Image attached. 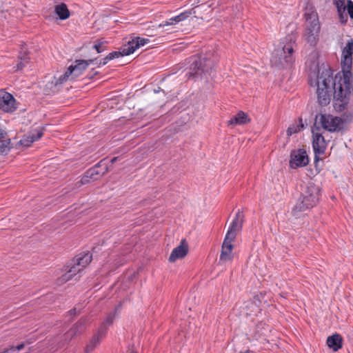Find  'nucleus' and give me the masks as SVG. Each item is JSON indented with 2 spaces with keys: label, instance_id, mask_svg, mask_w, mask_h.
Instances as JSON below:
<instances>
[{
  "label": "nucleus",
  "instance_id": "obj_39",
  "mask_svg": "<svg viewBox=\"0 0 353 353\" xmlns=\"http://www.w3.org/2000/svg\"><path fill=\"white\" fill-rule=\"evenodd\" d=\"M12 347L15 349V350L20 352V351L24 348L25 344L21 343L17 346H12Z\"/></svg>",
  "mask_w": 353,
  "mask_h": 353
},
{
  "label": "nucleus",
  "instance_id": "obj_25",
  "mask_svg": "<svg viewBox=\"0 0 353 353\" xmlns=\"http://www.w3.org/2000/svg\"><path fill=\"white\" fill-rule=\"evenodd\" d=\"M54 12L61 20L67 19L70 17V11L65 3L57 5L54 8Z\"/></svg>",
  "mask_w": 353,
  "mask_h": 353
},
{
  "label": "nucleus",
  "instance_id": "obj_3",
  "mask_svg": "<svg viewBox=\"0 0 353 353\" xmlns=\"http://www.w3.org/2000/svg\"><path fill=\"white\" fill-rule=\"evenodd\" d=\"M338 83L333 79L330 70H323L321 74H318L316 79L317 101L320 105L326 106L331 101L332 90L335 92L334 84ZM334 98V92H333Z\"/></svg>",
  "mask_w": 353,
  "mask_h": 353
},
{
  "label": "nucleus",
  "instance_id": "obj_34",
  "mask_svg": "<svg viewBox=\"0 0 353 353\" xmlns=\"http://www.w3.org/2000/svg\"><path fill=\"white\" fill-rule=\"evenodd\" d=\"M347 10L350 18L353 19V2L351 0L347 1Z\"/></svg>",
  "mask_w": 353,
  "mask_h": 353
},
{
  "label": "nucleus",
  "instance_id": "obj_32",
  "mask_svg": "<svg viewBox=\"0 0 353 353\" xmlns=\"http://www.w3.org/2000/svg\"><path fill=\"white\" fill-rule=\"evenodd\" d=\"M114 319V314L112 313L109 314L101 326H104L107 330L108 326L110 325L112 323Z\"/></svg>",
  "mask_w": 353,
  "mask_h": 353
},
{
  "label": "nucleus",
  "instance_id": "obj_13",
  "mask_svg": "<svg viewBox=\"0 0 353 353\" xmlns=\"http://www.w3.org/2000/svg\"><path fill=\"white\" fill-rule=\"evenodd\" d=\"M244 221V214L240 210L236 212L234 219L229 227V229L226 233V236L236 239L237 232L241 231L243 227Z\"/></svg>",
  "mask_w": 353,
  "mask_h": 353
},
{
  "label": "nucleus",
  "instance_id": "obj_18",
  "mask_svg": "<svg viewBox=\"0 0 353 353\" xmlns=\"http://www.w3.org/2000/svg\"><path fill=\"white\" fill-rule=\"evenodd\" d=\"M188 252V245L185 239L181 241L179 245L175 248L169 256V261L173 263L179 259L185 257Z\"/></svg>",
  "mask_w": 353,
  "mask_h": 353
},
{
  "label": "nucleus",
  "instance_id": "obj_28",
  "mask_svg": "<svg viewBox=\"0 0 353 353\" xmlns=\"http://www.w3.org/2000/svg\"><path fill=\"white\" fill-rule=\"evenodd\" d=\"M301 121H302V120L300 119V122H301L300 125L293 124L288 128L287 135L288 137L292 135L293 134L297 133L298 132H299L301 130V129L303 128V124L301 123Z\"/></svg>",
  "mask_w": 353,
  "mask_h": 353
},
{
  "label": "nucleus",
  "instance_id": "obj_40",
  "mask_svg": "<svg viewBox=\"0 0 353 353\" xmlns=\"http://www.w3.org/2000/svg\"><path fill=\"white\" fill-rule=\"evenodd\" d=\"M8 353H20V352L15 350V349L12 346L8 349Z\"/></svg>",
  "mask_w": 353,
  "mask_h": 353
},
{
  "label": "nucleus",
  "instance_id": "obj_21",
  "mask_svg": "<svg viewBox=\"0 0 353 353\" xmlns=\"http://www.w3.org/2000/svg\"><path fill=\"white\" fill-rule=\"evenodd\" d=\"M250 121L251 119L247 113L239 111L235 116L228 121V125H244L250 123Z\"/></svg>",
  "mask_w": 353,
  "mask_h": 353
},
{
  "label": "nucleus",
  "instance_id": "obj_41",
  "mask_svg": "<svg viewBox=\"0 0 353 353\" xmlns=\"http://www.w3.org/2000/svg\"><path fill=\"white\" fill-rule=\"evenodd\" d=\"M69 314H70V315H75V314H77V310H76V308H73V309L70 310L69 311Z\"/></svg>",
  "mask_w": 353,
  "mask_h": 353
},
{
  "label": "nucleus",
  "instance_id": "obj_6",
  "mask_svg": "<svg viewBox=\"0 0 353 353\" xmlns=\"http://www.w3.org/2000/svg\"><path fill=\"white\" fill-rule=\"evenodd\" d=\"M189 72L186 74L188 79H197L203 74H210L212 72V61L206 57L194 56L190 59Z\"/></svg>",
  "mask_w": 353,
  "mask_h": 353
},
{
  "label": "nucleus",
  "instance_id": "obj_11",
  "mask_svg": "<svg viewBox=\"0 0 353 353\" xmlns=\"http://www.w3.org/2000/svg\"><path fill=\"white\" fill-rule=\"evenodd\" d=\"M88 325V319L87 318H81L72 327L64 334V343L61 345L68 343L75 336L81 334L85 330Z\"/></svg>",
  "mask_w": 353,
  "mask_h": 353
},
{
  "label": "nucleus",
  "instance_id": "obj_26",
  "mask_svg": "<svg viewBox=\"0 0 353 353\" xmlns=\"http://www.w3.org/2000/svg\"><path fill=\"white\" fill-rule=\"evenodd\" d=\"M25 46L26 43H23L21 45V50L19 54V59H20V62L17 65V70L23 69L26 64L28 63L30 59V58L28 57V52Z\"/></svg>",
  "mask_w": 353,
  "mask_h": 353
},
{
  "label": "nucleus",
  "instance_id": "obj_12",
  "mask_svg": "<svg viewBox=\"0 0 353 353\" xmlns=\"http://www.w3.org/2000/svg\"><path fill=\"white\" fill-rule=\"evenodd\" d=\"M320 128L316 125L312 128V146L314 154L316 155L322 154L325 152L326 149L327 143L325 142L324 137L322 133L320 132Z\"/></svg>",
  "mask_w": 353,
  "mask_h": 353
},
{
  "label": "nucleus",
  "instance_id": "obj_29",
  "mask_svg": "<svg viewBox=\"0 0 353 353\" xmlns=\"http://www.w3.org/2000/svg\"><path fill=\"white\" fill-rule=\"evenodd\" d=\"M264 324L260 323L256 325V332L251 336L252 340H258L259 338L263 334L262 330L263 329Z\"/></svg>",
  "mask_w": 353,
  "mask_h": 353
},
{
  "label": "nucleus",
  "instance_id": "obj_4",
  "mask_svg": "<svg viewBox=\"0 0 353 353\" xmlns=\"http://www.w3.org/2000/svg\"><path fill=\"white\" fill-rule=\"evenodd\" d=\"M319 199V189L314 183H308L303 187L296 205L292 210V214L296 218L300 213L314 207Z\"/></svg>",
  "mask_w": 353,
  "mask_h": 353
},
{
  "label": "nucleus",
  "instance_id": "obj_43",
  "mask_svg": "<svg viewBox=\"0 0 353 353\" xmlns=\"http://www.w3.org/2000/svg\"><path fill=\"white\" fill-rule=\"evenodd\" d=\"M121 303L119 304V305L116 307V308H115V312L119 311V310L121 309Z\"/></svg>",
  "mask_w": 353,
  "mask_h": 353
},
{
  "label": "nucleus",
  "instance_id": "obj_31",
  "mask_svg": "<svg viewBox=\"0 0 353 353\" xmlns=\"http://www.w3.org/2000/svg\"><path fill=\"white\" fill-rule=\"evenodd\" d=\"M107 43L106 41H100L93 46V48L97 50L98 53H101L105 50L106 46L105 44Z\"/></svg>",
  "mask_w": 353,
  "mask_h": 353
},
{
  "label": "nucleus",
  "instance_id": "obj_36",
  "mask_svg": "<svg viewBox=\"0 0 353 353\" xmlns=\"http://www.w3.org/2000/svg\"><path fill=\"white\" fill-rule=\"evenodd\" d=\"M191 14V12H184L183 13H181L178 16V19L180 20V21H182L185 20L186 18H188Z\"/></svg>",
  "mask_w": 353,
  "mask_h": 353
},
{
  "label": "nucleus",
  "instance_id": "obj_42",
  "mask_svg": "<svg viewBox=\"0 0 353 353\" xmlns=\"http://www.w3.org/2000/svg\"><path fill=\"white\" fill-rule=\"evenodd\" d=\"M118 159H119V157H118L112 158V159L110 160V163H111V164H113V163H115Z\"/></svg>",
  "mask_w": 353,
  "mask_h": 353
},
{
  "label": "nucleus",
  "instance_id": "obj_7",
  "mask_svg": "<svg viewBox=\"0 0 353 353\" xmlns=\"http://www.w3.org/2000/svg\"><path fill=\"white\" fill-rule=\"evenodd\" d=\"M92 254L89 252L79 255L76 259V263L63 275L58 279L59 283H65L72 279V277L81 272L83 268H85L92 261Z\"/></svg>",
  "mask_w": 353,
  "mask_h": 353
},
{
  "label": "nucleus",
  "instance_id": "obj_45",
  "mask_svg": "<svg viewBox=\"0 0 353 353\" xmlns=\"http://www.w3.org/2000/svg\"><path fill=\"white\" fill-rule=\"evenodd\" d=\"M101 65H103V60L101 61L99 63V66H101Z\"/></svg>",
  "mask_w": 353,
  "mask_h": 353
},
{
  "label": "nucleus",
  "instance_id": "obj_27",
  "mask_svg": "<svg viewBox=\"0 0 353 353\" xmlns=\"http://www.w3.org/2000/svg\"><path fill=\"white\" fill-rule=\"evenodd\" d=\"M123 56H127L123 53V48L121 49V51H114L108 54L104 59H103V65H105L109 61L112 60L114 58H119Z\"/></svg>",
  "mask_w": 353,
  "mask_h": 353
},
{
  "label": "nucleus",
  "instance_id": "obj_9",
  "mask_svg": "<svg viewBox=\"0 0 353 353\" xmlns=\"http://www.w3.org/2000/svg\"><path fill=\"white\" fill-rule=\"evenodd\" d=\"M108 171V165L105 162V159H103L85 172V174L81 178L80 183L81 184L84 185L88 183L90 180L96 181L106 174Z\"/></svg>",
  "mask_w": 353,
  "mask_h": 353
},
{
  "label": "nucleus",
  "instance_id": "obj_38",
  "mask_svg": "<svg viewBox=\"0 0 353 353\" xmlns=\"http://www.w3.org/2000/svg\"><path fill=\"white\" fill-rule=\"evenodd\" d=\"M336 6L339 9V12H340V8L343 6L344 0H335Z\"/></svg>",
  "mask_w": 353,
  "mask_h": 353
},
{
  "label": "nucleus",
  "instance_id": "obj_44",
  "mask_svg": "<svg viewBox=\"0 0 353 353\" xmlns=\"http://www.w3.org/2000/svg\"><path fill=\"white\" fill-rule=\"evenodd\" d=\"M312 64L314 65V66L315 68H316L318 66V63L315 61H313Z\"/></svg>",
  "mask_w": 353,
  "mask_h": 353
},
{
  "label": "nucleus",
  "instance_id": "obj_19",
  "mask_svg": "<svg viewBox=\"0 0 353 353\" xmlns=\"http://www.w3.org/2000/svg\"><path fill=\"white\" fill-rule=\"evenodd\" d=\"M234 239L230 238L228 236H225L223 243L221 247V252L220 255V259L221 261H230L232 259V251L233 249L232 242L234 241Z\"/></svg>",
  "mask_w": 353,
  "mask_h": 353
},
{
  "label": "nucleus",
  "instance_id": "obj_10",
  "mask_svg": "<svg viewBox=\"0 0 353 353\" xmlns=\"http://www.w3.org/2000/svg\"><path fill=\"white\" fill-rule=\"evenodd\" d=\"M309 158L304 149L294 150L290 153V166L292 169L306 166Z\"/></svg>",
  "mask_w": 353,
  "mask_h": 353
},
{
  "label": "nucleus",
  "instance_id": "obj_35",
  "mask_svg": "<svg viewBox=\"0 0 353 353\" xmlns=\"http://www.w3.org/2000/svg\"><path fill=\"white\" fill-rule=\"evenodd\" d=\"M191 14V12H184L183 13H181L178 16V19L180 20V21H182L185 20L186 18H188Z\"/></svg>",
  "mask_w": 353,
  "mask_h": 353
},
{
  "label": "nucleus",
  "instance_id": "obj_37",
  "mask_svg": "<svg viewBox=\"0 0 353 353\" xmlns=\"http://www.w3.org/2000/svg\"><path fill=\"white\" fill-rule=\"evenodd\" d=\"M339 19L340 21L342 23H345L347 22V17L346 15H343V13H341V11L339 12Z\"/></svg>",
  "mask_w": 353,
  "mask_h": 353
},
{
  "label": "nucleus",
  "instance_id": "obj_22",
  "mask_svg": "<svg viewBox=\"0 0 353 353\" xmlns=\"http://www.w3.org/2000/svg\"><path fill=\"white\" fill-rule=\"evenodd\" d=\"M327 346L334 352H336L342 347L343 339L339 334H334L327 339Z\"/></svg>",
  "mask_w": 353,
  "mask_h": 353
},
{
  "label": "nucleus",
  "instance_id": "obj_5",
  "mask_svg": "<svg viewBox=\"0 0 353 353\" xmlns=\"http://www.w3.org/2000/svg\"><path fill=\"white\" fill-rule=\"evenodd\" d=\"M305 24L303 38L310 46L314 47L319 41L321 26L318 14L312 5L305 8Z\"/></svg>",
  "mask_w": 353,
  "mask_h": 353
},
{
  "label": "nucleus",
  "instance_id": "obj_17",
  "mask_svg": "<svg viewBox=\"0 0 353 353\" xmlns=\"http://www.w3.org/2000/svg\"><path fill=\"white\" fill-rule=\"evenodd\" d=\"M106 334V328L104 326H101L97 332L93 335L92 339L87 344L85 352V353L92 352L94 349L101 343L103 338Z\"/></svg>",
  "mask_w": 353,
  "mask_h": 353
},
{
  "label": "nucleus",
  "instance_id": "obj_16",
  "mask_svg": "<svg viewBox=\"0 0 353 353\" xmlns=\"http://www.w3.org/2000/svg\"><path fill=\"white\" fill-rule=\"evenodd\" d=\"M150 41L148 39H144L139 37L133 38L128 42V44L123 46V53L126 55L132 54L137 49Z\"/></svg>",
  "mask_w": 353,
  "mask_h": 353
},
{
  "label": "nucleus",
  "instance_id": "obj_30",
  "mask_svg": "<svg viewBox=\"0 0 353 353\" xmlns=\"http://www.w3.org/2000/svg\"><path fill=\"white\" fill-rule=\"evenodd\" d=\"M71 77L70 74H68V70L65 71V72L61 75L59 78H54V85L57 86L58 85L63 84L65 83L69 77Z\"/></svg>",
  "mask_w": 353,
  "mask_h": 353
},
{
  "label": "nucleus",
  "instance_id": "obj_8",
  "mask_svg": "<svg viewBox=\"0 0 353 353\" xmlns=\"http://www.w3.org/2000/svg\"><path fill=\"white\" fill-rule=\"evenodd\" d=\"M321 124V126L329 132H338L343 128V121L339 117H334L331 114H320L316 116V122Z\"/></svg>",
  "mask_w": 353,
  "mask_h": 353
},
{
  "label": "nucleus",
  "instance_id": "obj_20",
  "mask_svg": "<svg viewBox=\"0 0 353 353\" xmlns=\"http://www.w3.org/2000/svg\"><path fill=\"white\" fill-rule=\"evenodd\" d=\"M43 129L32 131L30 133L24 135L23 139L20 140L19 143L24 147H28L33 142L39 139L43 136Z\"/></svg>",
  "mask_w": 353,
  "mask_h": 353
},
{
  "label": "nucleus",
  "instance_id": "obj_14",
  "mask_svg": "<svg viewBox=\"0 0 353 353\" xmlns=\"http://www.w3.org/2000/svg\"><path fill=\"white\" fill-rule=\"evenodd\" d=\"M95 60H76L74 65L68 68V74H70L72 79L77 77L83 73L90 63H93Z\"/></svg>",
  "mask_w": 353,
  "mask_h": 353
},
{
  "label": "nucleus",
  "instance_id": "obj_15",
  "mask_svg": "<svg viewBox=\"0 0 353 353\" xmlns=\"http://www.w3.org/2000/svg\"><path fill=\"white\" fill-rule=\"evenodd\" d=\"M15 99L13 96L8 92H3L0 95V109L6 112H12L17 108L14 105Z\"/></svg>",
  "mask_w": 353,
  "mask_h": 353
},
{
  "label": "nucleus",
  "instance_id": "obj_33",
  "mask_svg": "<svg viewBox=\"0 0 353 353\" xmlns=\"http://www.w3.org/2000/svg\"><path fill=\"white\" fill-rule=\"evenodd\" d=\"M178 22H180V20L178 19V16H176L174 17H172L168 21H165V23L163 24V26H170L175 24ZM160 26H162V24L160 25Z\"/></svg>",
  "mask_w": 353,
  "mask_h": 353
},
{
  "label": "nucleus",
  "instance_id": "obj_2",
  "mask_svg": "<svg viewBox=\"0 0 353 353\" xmlns=\"http://www.w3.org/2000/svg\"><path fill=\"white\" fill-rule=\"evenodd\" d=\"M296 37L290 34L285 37L281 49L275 50L271 58L272 64L279 68L292 66L295 58L293 55L294 48L296 46Z\"/></svg>",
  "mask_w": 353,
  "mask_h": 353
},
{
  "label": "nucleus",
  "instance_id": "obj_23",
  "mask_svg": "<svg viewBox=\"0 0 353 353\" xmlns=\"http://www.w3.org/2000/svg\"><path fill=\"white\" fill-rule=\"evenodd\" d=\"M350 97V95L349 96ZM348 101H350V98H348ZM336 100L334 99V108L338 112H342L346 110V111L343 114L342 117H340L343 121V124L346 123H350L353 120V105H351L349 104V101H347V105L344 107V108L341 110H339L336 108Z\"/></svg>",
  "mask_w": 353,
  "mask_h": 353
},
{
  "label": "nucleus",
  "instance_id": "obj_24",
  "mask_svg": "<svg viewBox=\"0 0 353 353\" xmlns=\"http://www.w3.org/2000/svg\"><path fill=\"white\" fill-rule=\"evenodd\" d=\"M10 150V139L7 133L0 130V155L6 154Z\"/></svg>",
  "mask_w": 353,
  "mask_h": 353
},
{
  "label": "nucleus",
  "instance_id": "obj_1",
  "mask_svg": "<svg viewBox=\"0 0 353 353\" xmlns=\"http://www.w3.org/2000/svg\"><path fill=\"white\" fill-rule=\"evenodd\" d=\"M353 61V39L347 40L346 45L342 49L341 68L343 77H340L338 83L334 84V98L336 100V108L341 110L347 105L349 96L353 92L352 82V65Z\"/></svg>",
  "mask_w": 353,
  "mask_h": 353
}]
</instances>
